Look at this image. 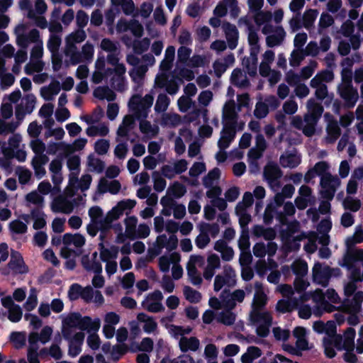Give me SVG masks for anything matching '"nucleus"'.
<instances>
[{"label":"nucleus","instance_id":"nucleus-1","mask_svg":"<svg viewBox=\"0 0 363 363\" xmlns=\"http://www.w3.org/2000/svg\"><path fill=\"white\" fill-rule=\"evenodd\" d=\"M100 328L99 319L92 320L89 316H82L79 312L69 313L62 323V336L64 339H68L69 335H72L73 329L77 328L82 331H98Z\"/></svg>","mask_w":363,"mask_h":363},{"label":"nucleus","instance_id":"nucleus-2","mask_svg":"<svg viewBox=\"0 0 363 363\" xmlns=\"http://www.w3.org/2000/svg\"><path fill=\"white\" fill-rule=\"evenodd\" d=\"M320 184L322 188L321 197L326 200H333L337 188L340 185V180L337 176L328 173L320 178Z\"/></svg>","mask_w":363,"mask_h":363},{"label":"nucleus","instance_id":"nucleus-3","mask_svg":"<svg viewBox=\"0 0 363 363\" xmlns=\"http://www.w3.org/2000/svg\"><path fill=\"white\" fill-rule=\"evenodd\" d=\"M313 279L323 287L328 286L330 278L333 277V269L330 267L323 266L321 263L316 262L312 269Z\"/></svg>","mask_w":363,"mask_h":363},{"label":"nucleus","instance_id":"nucleus-4","mask_svg":"<svg viewBox=\"0 0 363 363\" xmlns=\"http://www.w3.org/2000/svg\"><path fill=\"white\" fill-rule=\"evenodd\" d=\"M282 175L281 169L275 162H268L264 168L263 177L271 187L273 186H280L279 180Z\"/></svg>","mask_w":363,"mask_h":363},{"label":"nucleus","instance_id":"nucleus-5","mask_svg":"<svg viewBox=\"0 0 363 363\" xmlns=\"http://www.w3.org/2000/svg\"><path fill=\"white\" fill-rule=\"evenodd\" d=\"M8 267L15 274H26L28 267L26 265L23 257L20 252L13 250L11 254V259Z\"/></svg>","mask_w":363,"mask_h":363},{"label":"nucleus","instance_id":"nucleus-6","mask_svg":"<svg viewBox=\"0 0 363 363\" xmlns=\"http://www.w3.org/2000/svg\"><path fill=\"white\" fill-rule=\"evenodd\" d=\"M228 48L230 50L236 48L238 43L239 33L236 26L230 23L225 22L223 24Z\"/></svg>","mask_w":363,"mask_h":363},{"label":"nucleus","instance_id":"nucleus-7","mask_svg":"<svg viewBox=\"0 0 363 363\" xmlns=\"http://www.w3.org/2000/svg\"><path fill=\"white\" fill-rule=\"evenodd\" d=\"M236 131L235 128L223 125L220 132V138L218 141V147L220 150L227 149L235 138Z\"/></svg>","mask_w":363,"mask_h":363},{"label":"nucleus","instance_id":"nucleus-8","mask_svg":"<svg viewBox=\"0 0 363 363\" xmlns=\"http://www.w3.org/2000/svg\"><path fill=\"white\" fill-rule=\"evenodd\" d=\"M339 94L348 108H353L356 104L359 95L357 89L353 86L338 87Z\"/></svg>","mask_w":363,"mask_h":363},{"label":"nucleus","instance_id":"nucleus-9","mask_svg":"<svg viewBox=\"0 0 363 363\" xmlns=\"http://www.w3.org/2000/svg\"><path fill=\"white\" fill-rule=\"evenodd\" d=\"M247 4L250 9L252 12H258V16L262 17V22H259V19L258 17L255 18V22L257 24L260 25L264 21H268L272 18V14L269 12H263L261 11V9L264 4V0H248Z\"/></svg>","mask_w":363,"mask_h":363},{"label":"nucleus","instance_id":"nucleus-10","mask_svg":"<svg viewBox=\"0 0 363 363\" xmlns=\"http://www.w3.org/2000/svg\"><path fill=\"white\" fill-rule=\"evenodd\" d=\"M86 38V35L83 29L72 33L66 38L67 50H77L76 43L83 42Z\"/></svg>","mask_w":363,"mask_h":363},{"label":"nucleus","instance_id":"nucleus-11","mask_svg":"<svg viewBox=\"0 0 363 363\" xmlns=\"http://www.w3.org/2000/svg\"><path fill=\"white\" fill-rule=\"evenodd\" d=\"M286 35V32L282 26L276 27L274 34L266 38V44L269 48H274L281 44Z\"/></svg>","mask_w":363,"mask_h":363},{"label":"nucleus","instance_id":"nucleus-12","mask_svg":"<svg viewBox=\"0 0 363 363\" xmlns=\"http://www.w3.org/2000/svg\"><path fill=\"white\" fill-rule=\"evenodd\" d=\"M51 208L53 212L69 213L73 210V204L65 198L59 197L54 200Z\"/></svg>","mask_w":363,"mask_h":363},{"label":"nucleus","instance_id":"nucleus-13","mask_svg":"<svg viewBox=\"0 0 363 363\" xmlns=\"http://www.w3.org/2000/svg\"><path fill=\"white\" fill-rule=\"evenodd\" d=\"M200 345L199 340L196 337L189 338L182 337L179 340V347L182 352H186L188 350L196 352Z\"/></svg>","mask_w":363,"mask_h":363},{"label":"nucleus","instance_id":"nucleus-14","mask_svg":"<svg viewBox=\"0 0 363 363\" xmlns=\"http://www.w3.org/2000/svg\"><path fill=\"white\" fill-rule=\"evenodd\" d=\"M137 319L139 322L144 323L143 330L146 333L150 334L157 328V323L154 318L145 313H139Z\"/></svg>","mask_w":363,"mask_h":363},{"label":"nucleus","instance_id":"nucleus-15","mask_svg":"<svg viewBox=\"0 0 363 363\" xmlns=\"http://www.w3.org/2000/svg\"><path fill=\"white\" fill-rule=\"evenodd\" d=\"M81 263L84 269L87 272H94L96 274H101L102 265L99 261L91 262L88 255L82 256Z\"/></svg>","mask_w":363,"mask_h":363},{"label":"nucleus","instance_id":"nucleus-16","mask_svg":"<svg viewBox=\"0 0 363 363\" xmlns=\"http://www.w3.org/2000/svg\"><path fill=\"white\" fill-rule=\"evenodd\" d=\"M234 101H232V106L224 109L223 113V120L224 125H228L229 127L235 129L238 115L234 110Z\"/></svg>","mask_w":363,"mask_h":363},{"label":"nucleus","instance_id":"nucleus-17","mask_svg":"<svg viewBox=\"0 0 363 363\" xmlns=\"http://www.w3.org/2000/svg\"><path fill=\"white\" fill-rule=\"evenodd\" d=\"M298 304V300L296 298L291 301L280 299L277 303L276 310L281 313H290L297 307Z\"/></svg>","mask_w":363,"mask_h":363},{"label":"nucleus","instance_id":"nucleus-18","mask_svg":"<svg viewBox=\"0 0 363 363\" xmlns=\"http://www.w3.org/2000/svg\"><path fill=\"white\" fill-rule=\"evenodd\" d=\"M45 214L40 208H35L31 211V217L34 220L33 228L40 230L45 227Z\"/></svg>","mask_w":363,"mask_h":363},{"label":"nucleus","instance_id":"nucleus-19","mask_svg":"<svg viewBox=\"0 0 363 363\" xmlns=\"http://www.w3.org/2000/svg\"><path fill=\"white\" fill-rule=\"evenodd\" d=\"M121 215H123V213L117 205L113 207L112 209L107 213L104 220L101 221V229L104 228H110L111 223L118 219Z\"/></svg>","mask_w":363,"mask_h":363},{"label":"nucleus","instance_id":"nucleus-20","mask_svg":"<svg viewBox=\"0 0 363 363\" xmlns=\"http://www.w3.org/2000/svg\"><path fill=\"white\" fill-rule=\"evenodd\" d=\"M125 233L128 238L133 240L136 239V226L138 218L135 216H129L125 219Z\"/></svg>","mask_w":363,"mask_h":363},{"label":"nucleus","instance_id":"nucleus-21","mask_svg":"<svg viewBox=\"0 0 363 363\" xmlns=\"http://www.w3.org/2000/svg\"><path fill=\"white\" fill-rule=\"evenodd\" d=\"M58 150H63L67 155L73 152L72 146L64 142L50 143L48 147L47 152L49 155H55Z\"/></svg>","mask_w":363,"mask_h":363},{"label":"nucleus","instance_id":"nucleus-22","mask_svg":"<svg viewBox=\"0 0 363 363\" xmlns=\"http://www.w3.org/2000/svg\"><path fill=\"white\" fill-rule=\"evenodd\" d=\"M141 96L138 94L133 95L128 102L129 108L135 112V117L139 119L143 118V109L141 106Z\"/></svg>","mask_w":363,"mask_h":363},{"label":"nucleus","instance_id":"nucleus-23","mask_svg":"<svg viewBox=\"0 0 363 363\" xmlns=\"http://www.w3.org/2000/svg\"><path fill=\"white\" fill-rule=\"evenodd\" d=\"M279 162L284 168H295L300 164L301 160L295 154L290 153L286 156L281 155Z\"/></svg>","mask_w":363,"mask_h":363},{"label":"nucleus","instance_id":"nucleus-24","mask_svg":"<svg viewBox=\"0 0 363 363\" xmlns=\"http://www.w3.org/2000/svg\"><path fill=\"white\" fill-rule=\"evenodd\" d=\"M296 213V208L294 205L291 201H287L284 204V213L277 212V218L282 224H285L286 222V216H291Z\"/></svg>","mask_w":363,"mask_h":363},{"label":"nucleus","instance_id":"nucleus-25","mask_svg":"<svg viewBox=\"0 0 363 363\" xmlns=\"http://www.w3.org/2000/svg\"><path fill=\"white\" fill-rule=\"evenodd\" d=\"M170 103L169 98L165 94H160L155 105V111L157 113L165 111Z\"/></svg>","mask_w":363,"mask_h":363},{"label":"nucleus","instance_id":"nucleus-26","mask_svg":"<svg viewBox=\"0 0 363 363\" xmlns=\"http://www.w3.org/2000/svg\"><path fill=\"white\" fill-rule=\"evenodd\" d=\"M186 192V186L179 182H175L167 190V194L176 199L182 198Z\"/></svg>","mask_w":363,"mask_h":363},{"label":"nucleus","instance_id":"nucleus-27","mask_svg":"<svg viewBox=\"0 0 363 363\" xmlns=\"http://www.w3.org/2000/svg\"><path fill=\"white\" fill-rule=\"evenodd\" d=\"M130 347L124 343L115 345L111 350L112 359L115 362L118 361L123 355L130 351Z\"/></svg>","mask_w":363,"mask_h":363},{"label":"nucleus","instance_id":"nucleus-28","mask_svg":"<svg viewBox=\"0 0 363 363\" xmlns=\"http://www.w3.org/2000/svg\"><path fill=\"white\" fill-rule=\"evenodd\" d=\"M184 294L186 300H188L190 303H199L201 299V293L189 286H185L184 287Z\"/></svg>","mask_w":363,"mask_h":363},{"label":"nucleus","instance_id":"nucleus-29","mask_svg":"<svg viewBox=\"0 0 363 363\" xmlns=\"http://www.w3.org/2000/svg\"><path fill=\"white\" fill-rule=\"evenodd\" d=\"M187 275L191 284L194 286H200L202 283V278L196 267L186 266Z\"/></svg>","mask_w":363,"mask_h":363},{"label":"nucleus","instance_id":"nucleus-30","mask_svg":"<svg viewBox=\"0 0 363 363\" xmlns=\"http://www.w3.org/2000/svg\"><path fill=\"white\" fill-rule=\"evenodd\" d=\"M267 303V296L266 294L263 291L258 292L257 291L255 294L253 302H252V308L254 311H260L262 310Z\"/></svg>","mask_w":363,"mask_h":363},{"label":"nucleus","instance_id":"nucleus-31","mask_svg":"<svg viewBox=\"0 0 363 363\" xmlns=\"http://www.w3.org/2000/svg\"><path fill=\"white\" fill-rule=\"evenodd\" d=\"M61 38L59 35L51 34L48 41V49L52 54L58 53L60 46L61 45Z\"/></svg>","mask_w":363,"mask_h":363},{"label":"nucleus","instance_id":"nucleus-32","mask_svg":"<svg viewBox=\"0 0 363 363\" xmlns=\"http://www.w3.org/2000/svg\"><path fill=\"white\" fill-rule=\"evenodd\" d=\"M291 269L296 277H303L308 272V264L305 261H299L294 263Z\"/></svg>","mask_w":363,"mask_h":363},{"label":"nucleus","instance_id":"nucleus-33","mask_svg":"<svg viewBox=\"0 0 363 363\" xmlns=\"http://www.w3.org/2000/svg\"><path fill=\"white\" fill-rule=\"evenodd\" d=\"M318 11L315 9L306 10L303 16V26L306 28L311 27L316 19Z\"/></svg>","mask_w":363,"mask_h":363},{"label":"nucleus","instance_id":"nucleus-34","mask_svg":"<svg viewBox=\"0 0 363 363\" xmlns=\"http://www.w3.org/2000/svg\"><path fill=\"white\" fill-rule=\"evenodd\" d=\"M235 314L230 311H223L220 313L218 321L225 325H232L235 321Z\"/></svg>","mask_w":363,"mask_h":363},{"label":"nucleus","instance_id":"nucleus-35","mask_svg":"<svg viewBox=\"0 0 363 363\" xmlns=\"http://www.w3.org/2000/svg\"><path fill=\"white\" fill-rule=\"evenodd\" d=\"M153 349V341L150 337H145L142 340L140 345H136V350H133L130 347V351L131 352H135L137 351H143L150 352Z\"/></svg>","mask_w":363,"mask_h":363},{"label":"nucleus","instance_id":"nucleus-36","mask_svg":"<svg viewBox=\"0 0 363 363\" xmlns=\"http://www.w3.org/2000/svg\"><path fill=\"white\" fill-rule=\"evenodd\" d=\"M26 199L28 202L37 205V208H40V209H42L43 206L44 198L41 195H40L37 191H33L28 193L26 196Z\"/></svg>","mask_w":363,"mask_h":363},{"label":"nucleus","instance_id":"nucleus-37","mask_svg":"<svg viewBox=\"0 0 363 363\" xmlns=\"http://www.w3.org/2000/svg\"><path fill=\"white\" fill-rule=\"evenodd\" d=\"M150 45V40L147 38H144L142 40L135 41L133 45V50L136 54L140 55L146 52Z\"/></svg>","mask_w":363,"mask_h":363},{"label":"nucleus","instance_id":"nucleus-38","mask_svg":"<svg viewBox=\"0 0 363 363\" xmlns=\"http://www.w3.org/2000/svg\"><path fill=\"white\" fill-rule=\"evenodd\" d=\"M269 113L268 105L265 102H257L254 111V116L258 118L262 119L265 118Z\"/></svg>","mask_w":363,"mask_h":363},{"label":"nucleus","instance_id":"nucleus-39","mask_svg":"<svg viewBox=\"0 0 363 363\" xmlns=\"http://www.w3.org/2000/svg\"><path fill=\"white\" fill-rule=\"evenodd\" d=\"M111 86L119 92H123L126 89L125 77H112L110 79Z\"/></svg>","mask_w":363,"mask_h":363},{"label":"nucleus","instance_id":"nucleus-40","mask_svg":"<svg viewBox=\"0 0 363 363\" xmlns=\"http://www.w3.org/2000/svg\"><path fill=\"white\" fill-rule=\"evenodd\" d=\"M238 247L241 251L250 250V242L249 230H242L238 240Z\"/></svg>","mask_w":363,"mask_h":363},{"label":"nucleus","instance_id":"nucleus-41","mask_svg":"<svg viewBox=\"0 0 363 363\" xmlns=\"http://www.w3.org/2000/svg\"><path fill=\"white\" fill-rule=\"evenodd\" d=\"M61 89L60 83L59 81H52L48 86H43L40 89V94L42 97L47 98L43 92L50 91L53 95H57Z\"/></svg>","mask_w":363,"mask_h":363},{"label":"nucleus","instance_id":"nucleus-42","mask_svg":"<svg viewBox=\"0 0 363 363\" xmlns=\"http://www.w3.org/2000/svg\"><path fill=\"white\" fill-rule=\"evenodd\" d=\"M200 231L201 233L196 237L195 243L198 248L203 249L208 245L211 240L208 234L205 232V230L200 228Z\"/></svg>","mask_w":363,"mask_h":363},{"label":"nucleus","instance_id":"nucleus-43","mask_svg":"<svg viewBox=\"0 0 363 363\" xmlns=\"http://www.w3.org/2000/svg\"><path fill=\"white\" fill-rule=\"evenodd\" d=\"M23 315V311L18 305L14 306L9 310L8 319L12 323H18L21 320Z\"/></svg>","mask_w":363,"mask_h":363},{"label":"nucleus","instance_id":"nucleus-44","mask_svg":"<svg viewBox=\"0 0 363 363\" xmlns=\"http://www.w3.org/2000/svg\"><path fill=\"white\" fill-rule=\"evenodd\" d=\"M16 173L18 177L19 183L21 184H27L31 177V172L28 169H25L22 167H18L16 170Z\"/></svg>","mask_w":363,"mask_h":363},{"label":"nucleus","instance_id":"nucleus-45","mask_svg":"<svg viewBox=\"0 0 363 363\" xmlns=\"http://www.w3.org/2000/svg\"><path fill=\"white\" fill-rule=\"evenodd\" d=\"M88 165L92 167L98 173H101L105 168V163L99 158H94L93 155L88 157Z\"/></svg>","mask_w":363,"mask_h":363},{"label":"nucleus","instance_id":"nucleus-46","mask_svg":"<svg viewBox=\"0 0 363 363\" xmlns=\"http://www.w3.org/2000/svg\"><path fill=\"white\" fill-rule=\"evenodd\" d=\"M110 144L109 141L106 139H99L94 145L95 152L100 155L107 153Z\"/></svg>","mask_w":363,"mask_h":363},{"label":"nucleus","instance_id":"nucleus-47","mask_svg":"<svg viewBox=\"0 0 363 363\" xmlns=\"http://www.w3.org/2000/svg\"><path fill=\"white\" fill-rule=\"evenodd\" d=\"M23 102L25 103V106H23L27 111L28 114H30L35 108L36 97L33 94H28L23 98Z\"/></svg>","mask_w":363,"mask_h":363},{"label":"nucleus","instance_id":"nucleus-48","mask_svg":"<svg viewBox=\"0 0 363 363\" xmlns=\"http://www.w3.org/2000/svg\"><path fill=\"white\" fill-rule=\"evenodd\" d=\"M162 123L171 127H175L181 123V116L177 113L165 114L162 118Z\"/></svg>","mask_w":363,"mask_h":363},{"label":"nucleus","instance_id":"nucleus-49","mask_svg":"<svg viewBox=\"0 0 363 363\" xmlns=\"http://www.w3.org/2000/svg\"><path fill=\"white\" fill-rule=\"evenodd\" d=\"M342 84L339 87H348L352 86V72L350 69H343L341 72Z\"/></svg>","mask_w":363,"mask_h":363},{"label":"nucleus","instance_id":"nucleus-50","mask_svg":"<svg viewBox=\"0 0 363 363\" xmlns=\"http://www.w3.org/2000/svg\"><path fill=\"white\" fill-rule=\"evenodd\" d=\"M128 29L131 31L133 35L137 38H140L143 35V27L137 20H133L129 23Z\"/></svg>","mask_w":363,"mask_h":363},{"label":"nucleus","instance_id":"nucleus-51","mask_svg":"<svg viewBox=\"0 0 363 363\" xmlns=\"http://www.w3.org/2000/svg\"><path fill=\"white\" fill-rule=\"evenodd\" d=\"M10 230L16 234H23L26 233L28 227L23 222L16 220L10 223Z\"/></svg>","mask_w":363,"mask_h":363},{"label":"nucleus","instance_id":"nucleus-52","mask_svg":"<svg viewBox=\"0 0 363 363\" xmlns=\"http://www.w3.org/2000/svg\"><path fill=\"white\" fill-rule=\"evenodd\" d=\"M152 177L154 179L155 190L157 192L162 191L167 184L166 180L163 179L157 172H154L152 173Z\"/></svg>","mask_w":363,"mask_h":363},{"label":"nucleus","instance_id":"nucleus-53","mask_svg":"<svg viewBox=\"0 0 363 363\" xmlns=\"http://www.w3.org/2000/svg\"><path fill=\"white\" fill-rule=\"evenodd\" d=\"M330 168L329 164L325 161H320L315 163L312 168L316 175L320 176V178L326 174L330 173L328 169Z\"/></svg>","mask_w":363,"mask_h":363},{"label":"nucleus","instance_id":"nucleus-54","mask_svg":"<svg viewBox=\"0 0 363 363\" xmlns=\"http://www.w3.org/2000/svg\"><path fill=\"white\" fill-rule=\"evenodd\" d=\"M276 212V206L272 203H269L267 206L263 216L264 223L266 225H270L272 223L274 215Z\"/></svg>","mask_w":363,"mask_h":363},{"label":"nucleus","instance_id":"nucleus-55","mask_svg":"<svg viewBox=\"0 0 363 363\" xmlns=\"http://www.w3.org/2000/svg\"><path fill=\"white\" fill-rule=\"evenodd\" d=\"M82 286L77 283L72 284L68 291V297L70 301H76L81 297Z\"/></svg>","mask_w":363,"mask_h":363},{"label":"nucleus","instance_id":"nucleus-56","mask_svg":"<svg viewBox=\"0 0 363 363\" xmlns=\"http://www.w3.org/2000/svg\"><path fill=\"white\" fill-rule=\"evenodd\" d=\"M206 170L204 162H195L189 169V174L191 177H196Z\"/></svg>","mask_w":363,"mask_h":363},{"label":"nucleus","instance_id":"nucleus-57","mask_svg":"<svg viewBox=\"0 0 363 363\" xmlns=\"http://www.w3.org/2000/svg\"><path fill=\"white\" fill-rule=\"evenodd\" d=\"M356 332L353 328H347L344 333V345L345 347H354V340L355 338Z\"/></svg>","mask_w":363,"mask_h":363},{"label":"nucleus","instance_id":"nucleus-58","mask_svg":"<svg viewBox=\"0 0 363 363\" xmlns=\"http://www.w3.org/2000/svg\"><path fill=\"white\" fill-rule=\"evenodd\" d=\"M345 260L349 262H354L357 261H363V249H354L345 257Z\"/></svg>","mask_w":363,"mask_h":363},{"label":"nucleus","instance_id":"nucleus-59","mask_svg":"<svg viewBox=\"0 0 363 363\" xmlns=\"http://www.w3.org/2000/svg\"><path fill=\"white\" fill-rule=\"evenodd\" d=\"M327 132L333 142L338 139L341 135V130L336 122L328 125Z\"/></svg>","mask_w":363,"mask_h":363},{"label":"nucleus","instance_id":"nucleus-60","mask_svg":"<svg viewBox=\"0 0 363 363\" xmlns=\"http://www.w3.org/2000/svg\"><path fill=\"white\" fill-rule=\"evenodd\" d=\"M344 208L349 209L351 211L356 212L359 211L361 207V203L359 199H354L352 198H347L343 202Z\"/></svg>","mask_w":363,"mask_h":363},{"label":"nucleus","instance_id":"nucleus-61","mask_svg":"<svg viewBox=\"0 0 363 363\" xmlns=\"http://www.w3.org/2000/svg\"><path fill=\"white\" fill-rule=\"evenodd\" d=\"M80 162L79 156L72 155L67 159V165L70 171H77V174H79Z\"/></svg>","mask_w":363,"mask_h":363},{"label":"nucleus","instance_id":"nucleus-62","mask_svg":"<svg viewBox=\"0 0 363 363\" xmlns=\"http://www.w3.org/2000/svg\"><path fill=\"white\" fill-rule=\"evenodd\" d=\"M323 345L324 347L325 355L330 359H332L336 356V352L330 342L329 339L324 337L323 340Z\"/></svg>","mask_w":363,"mask_h":363},{"label":"nucleus","instance_id":"nucleus-63","mask_svg":"<svg viewBox=\"0 0 363 363\" xmlns=\"http://www.w3.org/2000/svg\"><path fill=\"white\" fill-rule=\"evenodd\" d=\"M192 101L190 97L182 96L177 101L179 109L181 112H186L191 107Z\"/></svg>","mask_w":363,"mask_h":363},{"label":"nucleus","instance_id":"nucleus-64","mask_svg":"<svg viewBox=\"0 0 363 363\" xmlns=\"http://www.w3.org/2000/svg\"><path fill=\"white\" fill-rule=\"evenodd\" d=\"M202 230H205L207 234L210 233L213 238H215L220 231L219 225L217 223H203L201 225Z\"/></svg>","mask_w":363,"mask_h":363}]
</instances>
